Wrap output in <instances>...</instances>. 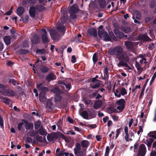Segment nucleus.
I'll use <instances>...</instances> for the list:
<instances>
[{
	"label": "nucleus",
	"mask_w": 156,
	"mask_h": 156,
	"mask_svg": "<svg viewBox=\"0 0 156 156\" xmlns=\"http://www.w3.org/2000/svg\"><path fill=\"white\" fill-rule=\"evenodd\" d=\"M89 115L90 117H94L95 115V112L94 110L91 108L88 111Z\"/></svg>",
	"instance_id": "nucleus-36"
},
{
	"label": "nucleus",
	"mask_w": 156,
	"mask_h": 156,
	"mask_svg": "<svg viewBox=\"0 0 156 156\" xmlns=\"http://www.w3.org/2000/svg\"><path fill=\"white\" fill-rule=\"evenodd\" d=\"M123 48L119 46H117L108 51V54L111 55H115L117 58L123 52Z\"/></svg>",
	"instance_id": "nucleus-3"
},
{
	"label": "nucleus",
	"mask_w": 156,
	"mask_h": 156,
	"mask_svg": "<svg viewBox=\"0 0 156 156\" xmlns=\"http://www.w3.org/2000/svg\"><path fill=\"white\" fill-rule=\"evenodd\" d=\"M53 103H52L51 100H48L47 102L46 108L47 109V112H50L54 110Z\"/></svg>",
	"instance_id": "nucleus-8"
},
{
	"label": "nucleus",
	"mask_w": 156,
	"mask_h": 156,
	"mask_svg": "<svg viewBox=\"0 0 156 156\" xmlns=\"http://www.w3.org/2000/svg\"><path fill=\"white\" fill-rule=\"evenodd\" d=\"M125 108V105H119L117 107V108L121 112H122Z\"/></svg>",
	"instance_id": "nucleus-57"
},
{
	"label": "nucleus",
	"mask_w": 156,
	"mask_h": 156,
	"mask_svg": "<svg viewBox=\"0 0 156 156\" xmlns=\"http://www.w3.org/2000/svg\"><path fill=\"white\" fill-rule=\"evenodd\" d=\"M98 37L100 38H103L104 40L106 41H111V39L109 36L108 33L104 30H98Z\"/></svg>",
	"instance_id": "nucleus-4"
},
{
	"label": "nucleus",
	"mask_w": 156,
	"mask_h": 156,
	"mask_svg": "<svg viewBox=\"0 0 156 156\" xmlns=\"http://www.w3.org/2000/svg\"><path fill=\"white\" fill-rule=\"evenodd\" d=\"M117 58L119 61L118 65L119 67H125L128 68L129 69H132L131 67L128 66L127 64V63L129 61V58L126 52H123Z\"/></svg>",
	"instance_id": "nucleus-1"
},
{
	"label": "nucleus",
	"mask_w": 156,
	"mask_h": 156,
	"mask_svg": "<svg viewBox=\"0 0 156 156\" xmlns=\"http://www.w3.org/2000/svg\"><path fill=\"white\" fill-rule=\"evenodd\" d=\"M50 35L53 40H56L59 36V34L56 31L52 32Z\"/></svg>",
	"instance_id": "nucleus-34"
},
{
	"label": "nucleus",
	"mask_w": 156,
	"mask_h": 156,
	"mask_svg": "<svg viewBox=\"0 0 156 156\" xmlns=\"http://www.w3.org/2000/svg\"><path fill=\"white\" fill-rule=\"evenodd\" d=\"M80 10L76 4H74L70 8L69 12L70 13H77Z\"/></svg>",
	"instance_id": "nucleus-10"
},
{
	"label": "nucleus",
	"mask_w": 156,
	"mask_h": 156,
	"mask_svg": "<svg viewBox=\"0 0 156 156\" xmlns=\"http://www.w3.org/2000/svg\"><path fill=\"white\" fill-rule=\"evenodd\" d=\"M36 140L40 142H42V137L41 136H40L39 135H36Z\"/></svg>",
	"instance_id": "nucleus-54"
},
{
	"label": "nucleus",
	"mask_w": 156,
	"mask_h": 156,
	"mask_svg": "<svg viewBox=\"0 0 156 156\" xmlns=\"http://www.w3.org/2000/svg\"><path fill=\"white\" fill-rule=\"evenodd\" d=\"M88 34L91 36H93L94 37L97 36V30L94 28H90L89 29L88 31Z\"/></svg>",
	"instance_id": "nucleus-21"
},
{
	"label": "nucleus",
	"mask_w": 156,
	"mask_h": 156,
	"mask_svg": "<svg viewBox=\"0 0 156 156\" xmlns=\"http://www.w3.org/2000/svg\"><path fill=\"white\" fill-rule=\"evenodd\" d=\"M81 144L82 147H83L82 150L85 152L89 145V142L87 140H82L81 142Z\"/></svg>",
	"instance_id": "nucleus-16"
},
{
	"label": "nucleus",
	"mask_w": 156,
	"mask_h": 156,
	"mask_svg": "<svg viewBox=\"0 0 156 156\" xmlns=\"http://www.w3.org/2000/svg\"><path fill=\"white\" fill-rule=\"evenodd\" d=\"M82 117L84 119H88L89 117V114L86 111H83L81 114Z\"/></svg>",
	"instance_id": "nucleus-38"
},
{
	"label": "nucleus",
	"mask_w": 156,
	"mask_h": 156,
	"mask_svg": "<svg viewBox=\"0 0 156 156\" xmlns=\"http://www.w3.org/2000/svg\"><path fill=\"white\" fill-rule=\"evenodd\" d=\"M65 27L63 25H59L57 27V30L60 32H64V34H65L64 32Z\"/></svg>",
	"instance_id": "nucleus-37"
},
{
	"label": "nucleus",
	"mask_w": 156,
	"mask_h": 156,
	"mask_svg": "<svg viewBox=\"0 0 156 156\" xmlns=\"http://www.w3.org/2000/svg\"><path fill=\"white\" fill-rule=\"evenodd\" d=\"M110 151V148L109 146L106 147L105 150V156H108Z\"/></svg>",
	"instance_id": "nucleus-55"
},
{
	"label": "nucleus",
	"mask_w": 156,
	"mask_h": 156,
	"mask_svg": "<svg viewBox=\"0 0 156 156\" xmlns=\"http://www.w3.org/2000/svg\"><path fill=\"white\" fill-rule=\"evenodd\" d=\"M104 75H105V76L108 78L109 77V74L108 68L107 67H106L105 68V71L104 72Z\"/></svg>",
	"instance_id": "nucleus-58"
},
{
	"label": "nucleus",
	"mask_w": 156,
	"mask_h": 156,
	"mask_svg": "<svg viewBox=\"0 0 156 156\" xmlns=\"http://www.w3.org/2000/svg\"><path fill=\"white\" fill-rule=\"evenodd\" d=\"M64 150H61L57 154L56 156H64Z\"/></svg>",
	"instance_id": "nucleus-63"
},
{
	"label": "nucleus",
	"mask_w": 156,
	"mask_h": 156,
	"mask_svg": "<svg viewBox=\"0 0 156 156\" xmlns=\"http://www.w3.org/2000/svg\"><path fill=\"white\" fill-rule=\"evenodd\" d=\"M39 99L41 102H45L46 100V93L41 92L39 94Z\"/></svg>",
	"instance_id": "nucleus-20"
},
{
	"label": "nucleus",
	"mask_w": 156,
	"mask_h": 156,
	"mask_svg": "<svg viewBox=\"0 0 156 156\" xmlns=\"http://www.w3.org/2000/svg\"><path fill=\"white\" fill-rule=\"evenodd\" d=\"M47 137L48 141L50 142L52 141L55 139H57L59 138H62L64 140H66L67 138L64 135L60 132H53L48 134Z\"/></svg>",
	"instance_id": "nucleus-2"
},
{
	"label": "nucleus",
	"mask_w": 156,
	"mask_h": 156,
	"mask_svg": "<svg viewBox=\"0 0 156 156\" xmlns=\"http://www.w3.org/2000/svg\"><path fill=\"white\" fill-rule=\"evenodd\" d=\"M81 146L80 144L79 143H76L75 144V147L74 148V153H76L78 151H80Z\"/></svg>",
	"instance_id": "nucleus-30"
},
{
	"label": "nucleus",
	"mask_w": 156,
	"mask_h": 156,
	"mask_svg": "<svg viewBox=\"0 0 156 156\" xmlns=\"http://www.w3.org/2000/svg\"><path fill=\"white\" fill-rule=\"evenodd\" d=\"M155 134V131H151L147 134V136L152 138L153 139H156Z\"/></svg>",
	"instance_id": "nucleus-39"
},
{
	"label": "nucleus",
	"mask_w": 156,
	"mask_h": 156,
	"mask_svg": "<svg viewBox=\"0 0 156 156\" xmlns=\"http://www.w3.org/2000/svg\"><path fill=\"white\" fill-rule=\"evenodd\" d=\"M97 55L96 54V53H94L92 59L94 64H95L98 60Z\"/></svg>",
	"instance_id": "nucleus-52"
},
{
	"label": "nucleus",
	"mask_w": 156,
	"mask_h": 156,
	"mask_svg": "<svg viewBox=\"0 0 156 156\" xmlns=\"http://www.w3.org/2000/svg\"><path fill=\"white\" fill-rule=\"evenodd\" d=\"M120 92L121 94L123 96L124 95L126 94H127V91L124 88H122Z\"/></svg>",
	"instance_id": "nucleus-53"
},
{
	"label": "nucleus",
	"mask_w": 156,
	"mask_h": 156,
	"mask_svg": "<svg viewBox=\"0 0 156 156\" xmlns=\"http://www.w3.org/2000/svg\"><path fill=\"white\" fill-rule=\"evenodd\" d=\"M154 141V139L152 138H147L144 142V143L146 144L149 148L151 147L152 143Z\"/></svg>",
	"instance_id": "nucleus-22"
},
{
	"label": "nucleus",
	"mask_w": 156,
	"mask_h": 156,
	"mask_svg": "<svg viewBox=\"0 0 156 156\" xmlns=\"http://www.w3.org/2000/svg\"><path fill=\"white\" fill-rule=\"evenodd\" d=\"M58 84L65 85L66 88L68 89V90H69L72 87L70 83H69L68 84H66L64 80H59L58 81Z\"/></svg>",
	"instance_id": "nucleus-18"
},
{
	"label": "nucleus",
	"mask_w": 156,
	"mask_h": 156,
	"mask_svg": "<svg viewBox=\"0 0 156 156\" xmlns=\"http://www.w3.org/2000/svg\"><path fill=\"white\" fill-rule=\"evenodd\" d=\"M36 9L33 6L30 7L29 11V13L30 16L32 18H34L36 15Z\"/></svg>",
	"instance_id": "nucleus-19"
},
{
	"label": "nucleus",
	"mask_w": 156,
	"mask_h": 156,
	"mask_svg": "<svg viewBox=\"0 0 156 156\" xmlns=\"http://www.w3.org/2000/svg\"><path fill=\"white\" fill-rule=\"evenodd\" d=\"M149 34L150 36L153 38H154L155 37V36L154 34L153 33V30L152 29L151 30H150V31L149 32Z\"/></svg>",
	"instance_id": "nucleus-61"
},
{
	"label": "nucleus",
	"mask_w": 156,
	"mask_h": 156,
	"mask_svg": "<svg viewBox=\"0 0 156 156\" xmlns=\"http://www.w3.org/2000/svg\"><path fill=\"white\" fill-rule=\"evenodd\" d=\"M21 121L25 124V126L27 130H30L33 129L34 125L32 123L29 122L27 120L23 119H22Z\"/></svg>",
	"instance_id": "nucleus-11"
},
{
	"label": "nucleus",
	"mask_w": 156,
	"mask_h": 156,
	"mask_svg": "<svg viewBox=\"0 0 156 156\" xmlns=\"http://www.w3.org/2000/svg\"><path fill=\"white\" fill-rule=\"evenodd\" d=\"M109 36L110 38H111L114 41H116L117 40V37L115 36L113 32L112 31H110L109 32Z\"/></svg>",
	"instance_id": "nucleus-44"
},
{
	"label": "nucleus",
	"mask_w": 156,
	"mask_h": 156,
	"mask_svg": "<svg viewBox=\"0 0 156 156\" xmlns=\"http://www.w3.org/2000/svg\"><path fill=\"white\" fill-rule=\"evenodd\" d=\"M122 30L125 33H128L131 31V29L129 27H126L122 28Z\"/></svg>",
	"instance_id": "nucleus-47"
},
{
	"label": "nucleus",
	"mask_w": 156,
	"mask_h": 156,
	"mask_svg": "<svg viewBox=\"0 0 156 156\" xmlns=\"http://www.w3.org/2000/svg\"><path fill=\"white\" fill-rule=\"evenodd\" d=\"M41 70L43 73H46L48 72L49 69L47 67L44 66L41 68Z\"/></svg>",
	"instance_id": "nucleus-46"
},
{
	"label": "nucleus",
	"mask_w": 156,
	"mask_h": 156,
	"mask_svg": "<svg viewBox=\"0 0 156 156\" xmlns=\"http://www.w3.org/2000/svg\"><path fill=\"white\" fill-rule=\"evenodd\" d=\"M37 88L41 92H43L46 93L49 90L48 88V87H44L42 83H41L37 86Z\"/></svg>",
	"instance_id": "nucleus-13"
},
{
	"label": "nucleus",
	"mask_w": 156,
	"mask_h": 156,
	"mask_svg": "<svg viewBox=\"0 0 156 156\" xmlns=\"http://www.w3.org/2000/svg\"><path fill=\"white\" fill-rule=\"evenodd\" d=\"M40 37L38 34L34 35L31 39V43L33 44H37L40 41Z\"/></svg>",
	"instance_id": "nucleus-12"
},
{
	"label": "nucleus",
	"mask_w": 156,
	"mask_h": 156,
	"mask_svg": "<svg viewBox=\"0 0 156 156\" xmlns=\"http://www.w3.org/2000/svg\"><path fill=\"white\" fill-rule=\"evenodd\" d=\"M116 104L119 105H125V101L123 99H121L116 102Z\"/></svg>",
	"instance_id": "nucleus-42"
},
{
	"label": "nucleus",
	"mask_w": 156,
	"mask_h": 156,
	"mask_svg": "<svg viewBox=\"0 0 156 156\" xmlns=\"http://www.w3.org/2000/svg\"><path fill=\"white\" fill-rule=\"evenodd\" d=\"M83 150L78 151V152H77L76 153H74V154L76 156H83Z\"/></svg>",
	"instance_id": "nucleus-51"
},
{
	"label": "nucleus",
	"mask_w": 156,
	"mask_h": 156,
	"mask_svg": "<svg viewBox=\"0 0 156 156\" xmlns=\"http://www.w3.org/2000/svg\"><path fill=\"white\" fill-rule=\"evenodd\" d=\"M41 125V122L39 121H36L34 123V129L35 130L38 129L40 127Z\"/></svg>",
	"instance_id": "nucleus-45"
},
{
	"label": "nucleus",
	"mask_w": 156,
	"mask_h": 156,
	"mask_svg": "<svg viewBox=\"0 0 156 156\" xmlns=\"http://www.w3.org/2000/svg\"><path fill=\"white\" fill-rule=\"evenodd\" d=\"M155 5V2L154 1H151L149 4V6L150 8H154Z\"/></svg>",
	"instance_id": "nucleus-60"
},
{
	"label": "nucleus",
	"mask_w": 156,
	"mask_h": 156,
	"mask_svg": "<svg viewBox=\"0 0 156 156\" xmlns=\"http://www.w3.org/2000/svg\"><path fill=\"white\" fill-rule=\"evenodd\" d=\"M101 86V83H100L98 82L96 84L94 83H90V87L93 89H97L100 87Z\"/></svg>",
	"instance_id": "nucleus-27"
},
{
	"label": "nucleus",
	"mask_w": 156,
	"mask_h": 156,
	"mask_svg": "<svg viewBox=\"0 0 156 156\" xmlns=\"http://www.w3.org/2000/svg\"><path fill=\"white\" fill-rule=\"evenodd\" d=\"M124 45L126 48L131 51L133 50V43L131 41H126L124 42Z\"/></svg>",
	"instance_id": "nucleus-17"
},
{
	"label": "nucleus",
	"mask_w": 156,
	"mask_h": 156,
	"mask_svg": "<svg viewBox=\"0 0 156 156\" xmlns=\"http://www.w3.org/2000/svg\"><path fill=\"white\" fill-rule=\"evenodd\" d=\"M146 153V148L145 145L140 144L139 147L138 155L140 156H144Z\"/></svg>",
	"instance_id": "nucleus-6"
},
{
	"label": "nucleus",
	"mask_w": 156,
	"mask_h": 156,
	"mask_svg": "<svg viewBox=\"0 0 156 156\" xmlns=\"http://www.w3.org/2000/svg\"><path fill=\"white\" fill-rule=\"evenodd\" d=\"M28 135L31 137H34L38 134V132L35 130L33 129H30L28 132Z\"/></svg>",
	"instance_id": "nucleus-32"
},
{
	"label": "nucleus",
	"mask_w": 156,
	"mask_h": 156,
	"mask_svg": "<svg viewBox=\"0 0 156 156\" xmlns=\"http://www.w3.org/2000/svg\"><path fill=\"white\" fill-rule=\"evenodd\" d=\"M136 133V132L134 130H133L132 131H130L129 132V134L130 137V138L129 139V140L130 141H131L133 140V139L135 137L134 136V133Z\"/></svg>",
	"instance_id": "nucleus-43"
},
{
	"label": "nucleus",
	"mask_w": 156,
	"mask_h": 156,
	"mask_svg": "<svg viewBox=\"0 0 156 156\" xmlns=\"http://www.w3.org/2000/svg\"><path fill=\"white\" fill-rule=\"evenodd\" d=\"M83 101L85 104L86 105H89L91 101L90 100L87 98H84L83 99Z\"/></svg>",
	"instance_id": "nucleus-59"
},
{
	"label": "nucleus",
	"mask_w": 156,
	"mask_h": 156,
	"mask_svg": "<svg viewBox=\"0 0 156 156\" xmlns=\"http://www.w3.org/2000/svg\"><path fill=\"white\" fill-rule=\"evenodd\" d=\"M29 16L28 15H25L23 18V22L25 23H27L29 21Z\"/></svg>",
	"instance_id": "nucleus-50"
},
{
	"label": "nucleus",
	"mask_w": 156,
	"mask_h": 156,
	"mask_svg": "<svg viewBox=\"0 0 156 156\" xmlns=\"http://www.w3.org/2000/svg\"><path fill=\"white\" fill-rule=\"evenodd\" d=\"M41 31L44 33V34H42L41 36V39L43 43L45 44L48 43L49 40L48 38L46 30L44 29H42Z\"/></svg>",
	"instance_id": "nucleus-7"
},
{
	"label": "nucleus",
	"mask_w": 156,
	"mask_h": 156,
	"mask_svg": "<svg viewBox=\"0 0 156 156\" xmlns=\"http://www.w3.org/2000/svg\"><path fill=\"white\" fill-rule=\"evenodd\" d=\"M28 41L26 40H25L22 42L23 47V48H27L29 47Z\"/></svg>",
	"instance_id": "nucleus-48"
},
{
	"label": "nucleus",
	"mask_w": 156,
	"mask_h": 156,
	"mask_svg": "<svg viewBox=\"0 0 156 156\" xmlns=\"http://www.w3.org/2000/svg\"><path fill=\"white\" fill-rule=\"evenodd\" d=\"M0 92L3 95L9 97L14 96L15 95V92L11 89L0 90Z\"/></svg>",
	"instance_id": "nucleus-5"
},
{
	"label": "nucleus",
	"mask_w": 156,
	"mask_h": 156,
	"mask_svg": "<svg viewBox=\"0 0 156 156\" xmlns=\"http://www.w3.org/2000/svg\"><path fill=\"white\" fill-rule=\"evenodd\" d=\"M98 2L99 6L101 8H104L106 6V2L105 0H99Z\"/></svg>",
	"instance_id": "nucleus-33"
},
{
	"label": "nucleus",
	"mask_w": 156,
	"mask_h": 156,
	"mask_svg": "<svg viewBox=\"0 0 156 156\" xmlns=\"http://www.w3.org/2000/svg\"><path fill=\"white\" fill-rule=\"evenodd\" d=\"M35 8L37 10L40 12L43 11L45 9L44 6L41 4L37 5Z\"/></svg>",
	"instance_id": "nucleus-31"
},
{
	"label": "nucleus",
	"mask_w": 156,
	"mask_h": 156,
	"mask_svg": "<svg viewBox=\"0 0 156 156\" xmlns=\"http://www.w3.org/2000/svg\"><path fill=\"white\" fill-rule=\"evenodd\" d=\"M138 38L139 40H141L144 42L151 41H152V39L148 36L146 33L139 35Z\"/></svg>",
	"instance_id": "nucleus-9"
},
{
	"label": "nucleus",
	"mask_w": 156,
	"mask_h": 156,
	"mask_svg": "<svg viewBox=\"0 0 156 156\" xmlns=\"http://www.w3.org/2000/svg\"><path fill=\"white\" fill-rule=\"evenodd\" d=\"M60 94H55V102H58L61 101L62 97Z\"/></svg>",
	"instance_id": "nucleus-40"
},
{
	"label": "nucleus",
	"mask_w": 156,
	"mask_h": 156,
	"mask_svg": "<svg viewBox=\"0 0 156 156\" xmlns=\"http://www.w3.org/2000/svg\"><path fill=\"white\" fill-rule=\"evenodd\" d=\"M37 132H38V133H39L40 135L42 136H46L47 134V133L42 126H41L40 127Z\"/></svg>",
	"instance_id": "nucleus-24"
},
{
	"label": "nucleus",
	"mask_w": 156,
	"mask_h": 156,
	"mask_svg": "<svg viewBox=\"0 0 156 156\" xmlns=\"http://www.w3.org/2000/svg\"><path fill=\"white\" fill-rule=\"evenodd\" d=\"M17 14L20 16H21L24 12V8L22 7H19L16 9Z\"/></svg>",
	"instance_id": "nucleus-28"
},
{
	"label": "nucleus",
	"mask_w": 156,
	"mask_h": 156,
	"mask_svg": "<svg viewBox=\"0 0 156 156\" xmlns=\"http://www.w3.org/2000/svg\"><path fill=\"white\" fill-rule=\"evenodd\" d=\"M36 54H44L46 52V51L44 49H38L36 51Z\"/></svg>",
	"instance_id": "nucleus-41"
},
{
	"label": "nucleus",
	"mask_w": 156,
	"mask_h": 156,
	"mask_svg": "<svg viewBox=\"0 0 156 156\" xmlns=\"http://www.w3.org/2000/svg\"><path fill=\"white\" fill-rule=\"evenodd\" d=\"M51 91L55 94H61L62 93V91L60 89L59 87H56L51 89Z\"/></svg>",
	"instance_id": "nucleus-23"
},
{
	"label": "nucleus",
	"mask_w": 156,
	"mask_h": 156,
	"mask_svg": "<svg viewBox=\"0 0 156 156\" xmlns=\"http://www.w3.org/2000/svg\"><path fill=\"white\" fill-rule=\"evenodd\" d=\"M29 51L28 50L20 49L18 51V53L21 55H25L28 53Z\"/></svg>",
	"instance_id": "nucleus-35"
},
{
	"label": "nucleus",
	"mask_w": 156,
	"mask_h": 156,
	"mask_svg": "<svg viewBox=\"0 0 156 156\" xmlns=\"http://www.w3.org/2000/svg\"><path fill=\"white\" fill-rule=\"evenodd\" d=\"M9 83L10 84L12 83L13 86H15L16 85V81L14 79H9Z\"/></svg>",
	"instance_id": "nucleus-56"
},
{
	"label": "nucleus",
	"mask_w": 156,
	"mask_h": 156,
	"mask_svg": "<svg viewBox=\"0 0 156 156\" xmlns=\"http://www.w3.org/2000/svg\"><path fill=\"white\" fill-rule=\"evenodd\" d=\"M3 40L5 44L8 46L11 43V38L9 36H6L3 38Z\"/></svg>",
	"instance_id": "nucleus-25"
},
{
	"label": "nucleus",
	"mask_w": 156,
	"mask_h": 156,
	"mask_svg": "<svg viewBox=\"0 0 156 156\" xmlns=\"http://www.w3.org/2000/svg\"><path fill=\"white\" fill-rule=\"evenodd\" d=\"M56 79V76L53 73H51L48 74L46 77L45 80L48 82H50L51 81L55 80Z\"/></svg>",
	"instance_id": "nucleus-15"
},
{
	"label": "nucleus",
	"mask_w": 156,
	"mask_h": 156,
	"mask_svg": "<svg viewBox=\"0 0 156 156\" xmlns=\"http://www.w3.org/2000/svg\"><path fill=\"white\" fill-rule=\"evenodd\" d=\"M156 77V72L154 73V74L153 76L151 79V81L150 83V85L151 84L152 82L154 80Z\"/></svg>",
	"instance_id": "nucleus-64"
},
{
	"label": "nucleus",
	"mask_w": 156,
	"mask_h": 156,
	"mask_svg": "<svg viewBox=\"0 0 156 156\" xmlns=\"http://www.w3.org/2000/svg\"><path fill=\"white\" fill-rule=\"evenodd\" d=\"M113 32L116 37L118 38L122 39L124 37V34L122 32L120 31L118 29H115L113 30Z\"/></svg>",
	"instance_id": "nucleus-14"
},
{
	"label": "nucleus",
	"mask_w": 156,
	"mask_h": 156,
	"mask_svg": "<svg viewBox=\"0 0 156 156\" xmlns=\"http://www.w3.org/2000/svg\"><path fill=\"white\" fill-rule=\"evenodd\" d=\"M148 80H149V79H147L146 80L145 83H144V85L143 86L142 89V90H141L140 94V96L139 97V99H141L142 98V96L144 95V91L145 90V88L146 86V85H147V83L148 82Z\"/></svg>",
	"instance_id": "nucleus-29"
},
{
	"label": "nucleus",
	"mask_w": 156,
	"mask_h": 156,
	"mask_svg": "<svg viewBox=\"0 0 156 156\" xmlns=\"http://www.w3.org/2000/svg\"><path fill=\"white\" fill-rule=\"evenodd\" d=\"M102 101L100 100H98L95 102L94 106V109H97L100 107L102 105Z\"/></svg>",
	"instance_id": "nucleus-26"
},
{
	"label": "nucleus",
	"mask_w": 156,
	"mask_h": 156,
	"mask_svg": "<svg viewBox=\"0 0 156 156\" xmlns=\"http://www.w3.org/2000/svg\"><path fill=\"white\" fill-rule=\"evenodd\" d=\"M29 3L32 5L35 4L37 3L36 0H27Z\"/></svg>",
	"instance_id": "nucleus-62"
},
{
	"label": "nucleus",
	"mask_w": 156,
	"mask_h": 156,
	"mask_svg": "<svg viewBox=\"0 0 156 156\" xmlns=\"http://www.w3.org/2000/svg\"><path fill=\"white\" fill-rule=\"evenodd\" d=\"M2 99L3 100V102L8 104H9L10 101V99L8 98H3Z\"/></svg>",
	"instance_id": "nucleus-49"
}]
</instances>
